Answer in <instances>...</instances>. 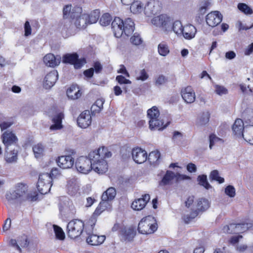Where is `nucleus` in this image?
Segmentation results:
<instances>
[{"label":"nucleus","instance_id":"nucleus-14","mask_svg":"<svg viewBox=\"0 0 253 253\" xmlns=\"http://www.w3.org/2000/svg\"><path fill=\"white\" fill-rule=\"evenodd\" d=\"M82 8L80 7H75L72 8V5L68 4L64 6L63 12L64 17L68 18H71L73 20L75 17H78L81 13Z\"/></svg>","mask_w":253,"mask_h":253},{"label":"nucleus","instance_id":"nucleus-60","mask_svg":"<svg viewBox=\"0 0 253 253\" xmlns=\"http://www.w3.org/2000/svg\"><path fill=\"white\" fill-rule=\"evenodd\" d=\"M166 82V79L163 75H160L156 78L155 80V84L157 86H160L164 84Z\"/></svg>","mask_w":253,"mask_h":253},{"label":"nucleus","instance_id":"nucleus-40","mask_svg":"<svg viewBox=\"0 0 253 253\" xmlns=\"http://www.w3.org/2000/svg\"><path fill=\"white\" fill-rule=\"evenodd\" d=\"M87 16L88 24L95 23L100 16V12L98 10H94L89 13H85Z\"/></svg>","mask_w":253,"mask_h":253},{"label":"nucleus","instance_id":"nucleus-15","mask_svg":"<svg viewBox=\"0 0 253 253\" xmlns=\"http://www.w3.org/2000/svg\"><path fill=\"white\" fill-rule=\"evenodd\" d=\"M77 123L81 128H85L88 127L91 123V117L89 111L85 110L83 112L78 118Z\"/></svg>","mask_w":253,"mask_h":253},{"label":"nucleus","instance_id":"nucleus-12","mask_svg":"<svg viewBox=\"0 0 253 253\" xmlns=\"http://www.w3.org/2000/svg\"><path fill=\"white\" fill-rule=\"evenodd\" d=\"M131 155L133 161L137 164H142L147 160V153L140 148H135L132 150Z\"/></svg>","mask_w":253,"mask_h":253},{"label":"nucleus","instance_id":"nucleus-50","mask_svg":"<svg viewBox=\"0 0 253 253\" xmlns=\"http://www.w3.org/2000/svg\"><path fill=\"white\" fill-rule=\"evenodd\" d=\"M111 20V15L108 13H105L101 17L100 23L102 26H106L109 25Z\"/></svg>","mask_w":253,"mask_h":253},{"label":"nucleus","instance_id":"nucleus-6","mask_svg":"<svg viewBox=\"0 0 253 253\" xmlns=\"http://www.w3.org/2000/svg\"><path fill=\"white\" fill-rule=\"evenodd\" d=\"M92 162L88 156V158L84 156L80 157L77 159L75 163L77 170L83 174H87L92 170Z\"/></svg>","mask_w":253,"mask_h":253},{"label":"nucleus","instance_id":"nucleus-55","mask_svg":"<svg viewBox=\"0 0 253 253\" xmlns=\"http://www.w3.org/2000/svg\"><path fill=\"white\" fill-rule=\"evenodd\" d=\"M234 227H235V224H230L229 225L224 226L222 228V231L225 233H235Z\"/></svg>","mask_w":253,"mask_h":253},{"label":"nucleus","instance_id":"nucleus-45","mask_svg":"<svg viewBox=\"0 0 253 253\" xmlns=\"http://www.w3.org/2000/svg\"><path fill=\"white\" fill-rule=\"evenodd\" d=\"M199 184L205 187L207 189H209L211 188V185L209 184L207 180V177L206 175H201L198 176L197 178Z\"/></svg>","mask_w":253,"mask_h":253},{"label":"nucleus","instance_id":"nucleus-29","mask_svg":"<svg viewBox=\"0 0 253 253\" xmlns=\"http://www.w3.org/2000/svg\"><path fill=\"white\" fill-rule=\"evenodd\" d=\"M87 17L88 16L86 14L80 13L78 17H75L76 19L74 22L75 26L79 29L85 28L88 24Z\"/></svg>","mask_w":253,"mask_h":253},{"label":"nucleus","instance_id":"nucleus-27","mask_svg":"<svg viewBox=\"0 0 253 253\" xmlns=\"http://www.w3.org/2000/svg\"><path fill=\"white\" fill-rule=\"evenodd\" d=\"M2 142L6 147H9L12 144L16 143L17 138L15 134L11 132L5 131L2 135Z\"/></svg>","mask_w":253,"mask_h":253},{"label":"nucleus","instance_id":"nucleus-5","mask_svg":"<svg viewBox=\"0 0 253 253\" xmlns=\"http://www.w3.org/2000/svg\"><path fill=\"white\" fill-rule=\"evenodd\" d=\"M84 229V222L79 219H74L70 221L67 224V234L69 237L75 239L81 235Z\"/></svg>","mask_w":253,"mask_h":253},{"label":"nucleus","instance_id":"nucleus-32","mask_svg":"<svg viewBox=\"0 0 253 253\" xmlns=\"http://www.w3.org/2000/svg\"><path fill=\"white\" fill-rule=\"evenodd\" d=\"M243 138L248 143L253 145V125H246Z\"/></svg>","mask_w":253,"mask_h":253},{"label":"nucleus","instance_id":"nucleus-9","mask_svg":"<svg viewBox=\"0 0 253 253\" xmlns=\"http://www.w3.org/2000/svg\"><path fill=\"white\" fill-rule=\"evenodd\" d=\"M78 57V55L76 53H68L63 56L62 61L64 63L73 64L76 69H80L86 63V61L84 58L79 59Z\"/></svg>","mask_w":253,"mask_h":253},{"label":"nucleus","instance_id":"nucleus-44","mask_svg":"<svg viewBox=\"0 0 253 253\" xmlns=\"http://www.w3.org/2000/svg\"><path fill=\"white\" fill-rule=\"evenodd\" d=\"M147 116L149 120L156 119L160 117V112L156 106H153L147 111Z\"/></svg>","mask_w":253,"mask_h":253},{"label":"nucleus","instance_id":"nucleus-47","mask_svg":"<svg viewBox=\"0 0 253 253\" xmlns=\"http://www.w3.org/2000/svg\"><path fill=\"white\" fill-rule=\"evenodd\" d=\"M53 229H54V231L55 233L56 238L57 239H59L60 240H64L65 237V233L61 227H60L59 226H58L57 225H53Z\"/></svg>","mask_w":253,"mask_h":253},{"label":"nucleus","instance_id":"nucleus-52","mask_svg":"<svg viewBox=\"0 0 253 253\" xmlns=\"http://www.w3.org/2000/svg\"><path fill=\"white\" fill-rule=\"evenodd\" d=\"M238 8L240 10L245 14H251L253 13L252 9L245 3H239Z\"/></svg>","mask_w":253,"mask_h":253},{"label":"nucleus","instance_id":"nucleus-10","mask_svg":"<svg viewBox=\"0 0 253 253\" xmlns=\"http://www.w3.org/2000/svg\"><path fill=\"white\" fill-rule=\"evenodd\" d=\"M161 8L158 1L152 0L147 2L144 7V11L147 17H151L159 12L161 10Z\"/></svg>","mask_w":253,"mask_h":253},{"label":"nucleus","instance_id":"nucleus-49","mask_svg":"<svg viewBox=\"0 0 253 253\" xmlns=\"http://www.w3.org/2000/svg\"><path fill=\"white\" fill-rule=\"evenodd\" d=\"M199 212L197 210L192 211L189 214L183 216V220L186 223H189L199 214Z\"/></svg>","mask_w":253,"mask_h":253},{"label":"nucleus","instance_id":"nucleus-1","mask_svg":"<svg viewBox=\"0 0 253 253\" xmlns=\"http://www.w3.org/2000/svg\"><path fill=\"white\" fill-rule=\"evenodd\" d=\"M111 155V153L104 147L90 152L88 156L93 161L92 169L99 174L105 173L108 170V165L104 159L110 158Z\"/></svg>","mask_w":253,"mask_h":253},{"label":"nucleus","instance_id":"nucleus-4","mask_svg":"<svg viewBox=\"0 0 253 253\" xmlns=\"http://www.w3.org/2000/svg\"><path fill=\"white\" fill-rule=\"evenodd\" d=\"M157 224L154 218L150 215L142 218L138 225V230L143 234L154 233L157 229Z\"/></svg>","mask_w":253,"mask_h":253},{"label":"nucleus","instance_id":"nucleus-20","mask_svg":"<svg viewBox=\"0 0 253 253\" xmlns=\"http://www.w3.org/2000/svg\"><path fill=\"white\" fill-rule=\"evenodd\" d=\"M150 199L149 194H145L142 198L135 200L131 204V208L135 211H140L144 209Z\"/></svg>","mask_w":253,"mask_h":253},{"label":"nucleus","instance_id":"nucleus-13","mask_svg":"<svg viewBox=\"0 0 253 253\" xmlns=\"http://www.w3.org/2000/svg\"><path fill=\"white\" fill-rule=\"evenodd\" d=\"M170 123V122L169 121L165 124L163 120L160 116L157 118L149 120V128L151 130H163L167 127Z\"/></svg>","mask_w":253,"mask_h":253},{"label":"nucleus","instance_id":"nucleus-8","mask_svg":"<svg viewBox=\"0 0 253 253\" xmlns=\"http://www.w3.org/2000/svg\"><path fill=\"white\" fill-rule=\"evenodd\" d=\"M186 178H189V177L184 175H181L178 173H175L173 171L167 170L162 179L159 182V185L160 186L171 185L174 179L178 181L179 180Z\"/></svg>","mask_w":253,"mask_h":253},{"label":"nucleus","instance_id":"nucleus-42","mask_svg":"<svg viewBox=\"0 0 253 253\" xmlns=\"http://www.w3.org/2000/svg\"><path fill=\"white\" fill-rule=\"evenodd\" d=\"M158 51L160 55L167 56L169 52L168 44L164 42H161L158 46Z\"/></svg>","mask_w":253,"mask_h":253},{"label":"nucleus","instance_id":"nucleus-56","mask_svg":"<svg viewBox=\"0 0 253 253\" xmlns=\"http://www.w3.org/2000/svg\"><path fill=\"white\" fill-rule=\"evenodd\" d=\"M215 92L219 95L226 94L227 93V89L223 86L218 85H215Z\"/></svg>","mask_w":253,"mask_h":253},{"label":"nucleus","instance_id":"nucleus-11","mask_svg":"<svg viewBox=\"0 0 253 253\" xmlns=\"http://www.w3.org/2000/svg\"><path fill=\"white\" fill-rule=\"evenodd\" d=\"M222 18V15L219 12L213 11L207 15L206 22L209 26L214 27L221 23Z\"/></svg>","mask_w":253,"mask_h":253},{"label":"nucleus","instance_id":"nucleus-17","mask_svg":"<svg viewBox=\"0 0 253 253\" xmlns=\"http://www.w3.org/2000/svg\"><path fill=\"white\" fill-rule=\"evenodd\" d=\"M58 166L63 169H67L72 167L74 163V159L71 155L59 157L56 160Z\"/></svg>","mask_w":253,"mask_h":253},{"label":"nucleus","instance_id":"nucleus-37","mask_svg":"<svg viewBox=\"0 0 253 253\" xmlns=\"http://www.w3.org/2000/svg\"><path fill=\"white\" fill-rule=\"evenodd\" d=\"M210 206V202L206 199H199L196 204V210L199 211H204L209 208Z\"/></svg>","mask_w":253,"mask_h":253},{"label":"nucleus","instance_id":"nucleus-24","mask_svg":"<svg viewBox=\"0 0 253 253\" xmlns=\"http://www.w3.org/2000/svg\"><path fill=\"white\" fill-rule=\"evenodd\" d=\"M245 128L244 122L240 119H236L232 126L233 133L239 137H243Z\"/></svg>","mask_w":253,"mask_h":253},{"label":"nucleus","instance_id":"nucleus-26","mask_svg":"<svg viewBox=\"0 0 253 253\" xmlns=\"http://www.w3.org/2000/svg\"><path fill=\"white\" fill-rule=\"evenodd\" d=\"M88 236L86 237V242L92 246H97L102 244L105 240V236H98L95 234H90L88 233Z\"/></svg>","mask_w":253,"mask_h":253},{"label":"nucleus","instance_id":"nucleus-46","mask_svg":"<svg viewBox=\"0 0 253 253\" xmlns=\"http://www.w3.org/2000/svg\"><path fill=\"white\" fill-rule=\"evenodd\" d=\"M104 101L103 99H97L95 104L91 106V110L93 112H100L103 108Z\"/></svg>","mask_w":253,"mask_h":253},{"label":"nucleus","instance_id":"nucleus-39","mask_svg":"<svg viewBox=\"0 0 253 253\" xmlns=\"http://www.w3.org/2000/svg\"><path fill=\"white\" fill-rule=\"evenodd\" d=\"M33 150L35 157L39 158L44 155V146L41 143H38L33 147Z\"/></svg>","mask_w":253,"mask_h":253},{"label":"nucleus","instance_id":"nucleus-59","mask_svg":"<svg viewBox=\"0 0 253 253\" xmlns=\"http://www.w3.org/2000/svg\"><path fill=\"white\" fill-rule=\"evenodd\" d=\"M116 79L120 84H131V82L130 80L126 79L124 76L122 75L117 76Z\"/></svg>","mask_w":253,"mask_h":253},{"label":"nucleus","instance_id":"nucleus-2","mask_svg":"<svg viewBox=\"0 0 253 253\" xmlns=\"http://www.w3.org/2000/svg\"><path fill=\"white\" fill-rule=\"evenodd\" d=\"M5 197L9 205L27 200L34 201L37 200V196L30 194L28 191V186L23 183L17 184L15 190L6 193Z\"/></svg>","mask_w":253,"mask_h":253},{"label":"nucleus","instance_id":"nucleus-48","mask_svg":"<svg viewBox=\"0 0 253 253\" xmlns=\"http://www.w3.org/2000/svg\"><path fill=\"white\" fill-rule=\"evenodd\" d=\"M172 29L173 32L177 35H181L183 31L184 27L179 21H175L173 24Z\"/></svg>","mask_w":253,"mask_h":253},{"label":"nucleus","instance_id":"nucleus-21","mask_svg":"<svg viewBox=\"0 0 253 253\" xmlns=\"http://www.w3.org/2000/svg\"><path fill=\"white\" fill-rule=\"evenodd\" d=\"M152 23L157 27L165 28L166 30H167V27L170 25L169 17L164 14L155 17L152 20Z\"/></svg>","mask_w":253,"mask_h":253},{"label":"nucleus","instance_id":"nucleus-51","mask_svg":"<svg viewBox=\"0 0 253 253\" xmlns=\"http://www.w3.org/2000/svg\"><path fill=\"white\" fill-rule=\"evenodd\" d=\"M210 178L212 180L218 181L219 183H222L224 181V178L219 176L218 172L216 170H214L211 172Z\"/></svg>","mask_w":253,"mask_h":253},{"label":"nucleus","instance_id":"nucleus-54","mask_svg":"<svg viewBox=\"0 0 253 253\" xmlns=\"http://www.w3.org/2000/svg\"><path fill=\"white\" fill-rule=\"evenodd\" d=\"M225 194L231 198L235 196V189L232 185L227 186L225 189Z\"/></svg>","mask_w":253,"mask_h":253},{"label":"nucleus","instance_id":"nucleus-57","mask_svg":"<svg viewBox=\"0 0 253 253\" xmlns=\"http://www.w3.org/2000/svg\"><path fill=\"white\" fill-rule=\"evenodd\" d=\"M149 78V75L145 69H142L140 71V76L136 78V80H140L141 81H145Z\"/></svg>","mask_w":253,"mask_h":253},{"label":"nucleus","instance_id":"nucleus-19","mask_svg":"<svg viewBox=\"0 0 253 253\" xmlns=\"http://www.w3.org/2000/svg\"><path fill=\"white\" fill-rule=\"evenodd\" d=\"M124 22L119 17H115L112 22V29L117 38H120L123 35Z\"/></svg>","mask_w":253,"mask_h":253},{"label":"nucleus","instance_id":"nucleus-25","mask_svg":"<svg viewBox=\"0 0 253 253\" xmlns=\"http://www.w3.org/2000/svg\"><path fill=\"white\" fill-rule=\"evenodd\" d=\"M18 148L17 146H14V148L10 150L9 147H6V154L5 159L7 163L16 162L17 160V154Z\"/></svg>","mask_w":253,"mask_h":253},{"label":"nucleus","instance_id":"nucleus-34","mask_svg":"<svg viewBox=\"0 0 253 253\" xmlns=\"http://www.w3.org/2000/svg\"><path fill=\"white\" fill-rule=\"evenodd\" d=\"M67 95L72 99H76L81 96V93L78 86L72 85L67 89Z\"/></svg>","mask_w":253,"mask_h":253},{"label":"nucleus","instance_id":"nucleus-61","mask_svg":"<svg viewBox=\"0 0 253 253\" xmlns=\"http://www.w3.org/2000/svg\"><path fill=\"white\" fill-rule=\"evenodd\" d=\"M236 54L233 51H228L225 54L226 59L229 60H232L236 57Z\"/></svg>","mask_w":253,"mask_h":253},{"label":"nucleus","instance_id":"nucleus-18","mask_svg":"<svg viewBox=\"0 0 253 253\" xmlns=\"http://www.w3.org/2000/svg\"><path fill=\"white\" fill-rule=\"evenodd\" d=\"M58 74L56 70H53L45 77L43 87L45 89H50L52 87L58 79Z\"/></svg>","mask_w":253,"mask_h":253},{"label":"nucleus","instance_id":"nucleus-62","mask_svg":"<svg viewBox=\"0 0 253 253\" xmlns=\"http://www.w3.org/2000/svg\"><path fill=\"white\" fill-rule=\"evenodd\" d=\"M25 29V35L26 36H28L31 34V28L29 22L28 21H26L24 25Z\"/></svg>","mask_w":253,"mask_h":253},{"label":"nucleus","instance_id":"nucleus-30","mask_svg":"<svg viewBox=\"0 0 253 253\" xmlns=\"http://www.w3.org/2000/svg\"><path fill=\"white\" fill-rule=\"evenodd\" d=\"M183 31L181 35L185 39L191 40L194 38L196 33V28L192 25H186L184 27Z\"/></svg>","mask_w":253,"mask_h":253},{"label":"nucleus","instance_id":"nucleus-28","mask_svg":"<svg viewBox=\"0 0 253 253\" xmlns=\"http://www.w3.org/2000/svg\"><path fill=\"white\" fill-rule=\"evenodd\" d=\"M129 2H127V0H121L122 3L125 5H129L130 10L131 12L134 14H137L141 12L143 10V6L140 1H133V0H129Z\"/></svg>","mask_w":253,"mask_h":253},{"label":"nucleus","instance_id":"nucleus-33","mask_svg":"<svg viewBox=\"0 0 253 253\" xmlns=\"http://www.w3.org/2000/svg\"><path fill=\"white\" fill-rule=\"evenodd\" d=\"M67 187L68 194L73 196L78 192L80 186L77 181L74 179H72L68 181Z\"/></svg>","mask_w":253,"mask_h":253},{"label":"nucleus","instance_id":"nucleus-3","mask_svg":"<svg viewBox=\"0 0 253 253\" xmlns=\"http://www.w3.org/2000/svg\"><path fill=\"white\" fill-rule=\"evenodd\" d=\"M116 195V190L114 187H109L102 195L101 202L95 210L94 214L99 215L106 210L111 208L110 201L113 200Z\"/></svg>","mask_w":253,"mask_h":253},{"label":"nucleus","instance_id":"nucleus-36","mask_svg":"<svg viewBox=\"0 0 253 253\" xmlns=\"http://www.w3.org/2000/svg\"><path fill=\"white\" fill-rule=\"evenodd\" d=\"M210 118V114L209 112L202 113L198 117L196 121V125L200 126H206L209 123Z\"/></svg>","mask_w":253,"mask_h":253},{"label":"nucleus","instance_id":"nucleus-35","mask_svg":"<svg viewBox=\"0 0 253 253\" xmlns=\"http://www.w3.org/2000/svg\"><path fill=\"white\" fill-rule=\"evenodd\" d=\"M121 234L124 240L131 241L135 236V231L133 228L129 227L122 229Z\"/></svg>","mask_w":253,"mask_h":253},{"label":"nucleus","instance_id":"nucleus-23","mask_svg":"<svg viewBox=\"0 0 253 253\" xmlns=\"http://www.w3.org/2000/svg\"><path fill=\"white\" fill-rule=\"evenodd\" d=\"M44 64L48 67H54L59 65L61 62L60 56H54L51 53L47 54L43 57Z\"/></svg>","mask_w":253,"mask_h":253},{"label":"nucleus","instance_id":"nucleus-64","mask_svg":"<svg viewBox=\"0 0 253 253\" xmlns=\"http://www.w3.org/2000/svg\"><path fill=\"white\" fill-rule=\"evenodd\" d=\"M187 169L190 172H195L197 170V167L195 164L189 163L187 166Z\"/></svg>","mask_w":253,"mask_h":253},{"label":"nucleus","instance_id":"nucleus-7","mask_svg":"<svg viewBox=\"0 0 253 253\" xmlns=\"http://www.w3.org/2000/svg\"><path fill=\"white\" fill-rule=\"evenodd\" d=\"M51 176L47 173H42L39 175V180L37 183V189L41 194H46L50 190Z\"/></svg>","mask_w":253,"mask_h":253},{"label":"nucleus","instance_id":"nucleus-53","mask_svg":"<svg viewBox=\"0 0 253 253\" xmlns=\"http://www.w3.org/2000/svg\"><path fill=\"white\" fill-rule=\"evenodd\" d=\"M130 42L134 45H138L142 43V40L139 34L135 33L131 37Z\"/></svg>","mask_w":253,"mask_h":253},{"label":"nucleus","instance_id":"nucleus-58","mask_svg":"<svg viewBox=\"0 0 253 253\" xmlns=\"http://www.w3.org/2000/svg\"><path fill=\"white\" fill-rule=\"evenodd\" d=\"M210 148L211 149L214 144L218 142L221 141V139L217 137L215 134H211L210 136Z\"/></svg>","mask_w":253,"mask_h":253},{"label":"nucleus","instance_id":"nucleus-31","mask_svg":"<svg viewBox=\"0 0 253 253\" xmlns=\"http://www.w3.org/2000/svg\"><path fill=\"white\" fill-rule=\"evenodd\" d=\"M134 30V23L131 18H128L124 22L123 34L126 36L131 35Z\"/></svg>","mask_w":253,"mask_h":253},{"label":"nucleus","instance_id":"nucleus-16","mask_svg":"<svg viewBox=\"0 0 253 253\" xmlns=\"http://www.w3.org/2000/svg\"><path fill=\"white\" fill-rule=\"evenodd\" d=\"M64 118V114L61 111H57L53 115L52 122L53 124L50 126L52 130H59L63 128L62 120Z\"/></svg>","mask_w":253,"mask_h":253},{"label":"nucleus","instance_id":"nucleus-43","mask_svg":"<svg viewBox=\"0 0 253 253\" xmlns=\"http://www.w3.org/2000/svg\"><path fill=\"white\" fill-rule=\"evenodd\" d=\"M160 157V153L158 151H152L147 156V160L151 164H155L157 163Z\"/></svg>","mask_w":253,"mask_h":253},{"label":"nucleus","instance_id":"nucleus-63","mask_svg":"<svg viewBox=\"0 0 253 253\" xmlns=\"http://www.w3.org/2000/svg\"><path fill=\"white\" fill-rule=\"evenodd\" d=\"M94 74V69L90 68L89 69L86 70L84 72V75L87 78H91Z\"/></svg>","mask_w":253,"mask_h":253},{"label":"nucleus","instance_id":"nucleus-41","mask_svg":"<svg viewBox=\"0 0 253 253\" xmlns=\"http://www.w3.org/2000/svg\"><path fill=\"white\" fill-rule=\"evenodd\" d=\"M235 233H242L245 232L252 226L251 223H239L235 224Z\"/></svg>","mask_w":253,"mask_h":253},{"label":"nucleus","instance_id":"nucleus-38","mask_svg":"<svg viewBox=\"0 0 253 253\" xmlns=\"http://www.w3.org/2000/svg\"><path fill=\"white\" fill-rule=\"evenodd\" d=\"M243 117L246 125H253V110L247 109L243 113Z\"/></svg>","mask_w":253,"mask_h":253},{"label":"nucleus","instance_id":"nucleus-22","mask_svg":"<svg viewBox=\"0 0 253 253\" xmlns=\"http://www.w3.org/2000/svg\"><path fill=\"white\" fill-rule=\"evenodd\" d=\"M181 94L183 99L187 103H192L195 100V93L191 86L182 89Z\"/></svg>","mask_w":253,"mask_h":253}]
</instances>
